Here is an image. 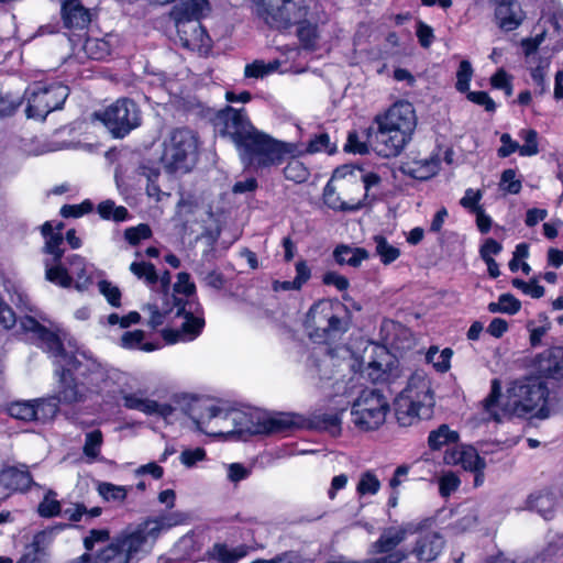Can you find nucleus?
<instances>
[{"instance_id": "nucleus-44", "label": "nucleus", "mask_w": 563, "mask_h": 563, "mask_svg": "<svg viewBox=\"0 0 563 563\" xmlns=\"http://www.w3.org/2000/svg\"><path fill=\"white\" fill-rule=\"evenodd\" d=\"M130 271L139 279H143L150 287L155 286L158 282V275L156 273L155 266L152 263L133 262L130 265Z\"/></svg>"}, {"instance_id": "nucleus-59", "label": "nucleus", "mask_w": 563, "mask_h": 563, "mask_svg": "<svg viewBox=\"0 0 563 563\" xmlns=\"http://www.w3.org/2000/svg\"><path fill=\"white\" fill-rule=\"evenodd\" d=\"M460 478L453 472L444 473L439 478V492L442 497H449L460 486Z\"/></svg>"}, {"instance_id": "nucleus-17", "label": "nucleus", "mask_w": 563, "mask_h": 563, "mask_svg": "<svg viewBox=\"0 0 563 563\" xmlns=\"http://www.w3.org/2000/svg\"><path fill=\"white\" fill-rule=\"evenodd\" d=\"M187 413L196 423L198 430L208 435H222L224 432L219 428L211 427L217 420V427H223L230 418V408L222 407L210 398H192L187 406Z\"/></svg>"}, {"instance_id": "nucleus-45", "label": "nucleus", "mask_w": 563, "mask_h": 563, "mask_svg": "<svg viewBox=\"0 0 563 563\" xmlns=\"http://www.w3.org/2000/svg\"><path fill=\"white\" fill-rule=\"evenodd\" d=\"M144 332L142 330L128 331L121 336V344L126 349H139L152 352L157 349L153 343H143Z\"/></svg>"}, {"instance_id": "nucleus-50", "label": "nucleus", "mask_w": 563, "mask_h": 563, "mask_svg": "<svg viewBox=\"0 0 563 563\" xmlns=\"http://www.w3.org/2000/svg\"><path fill=\"white\" fill-rule=\"evenodd\" d=\"M452 354V350L449 347L442 350L440 353H438V349L431 347L427 353V360L433 364L438 372L444 373L450 368Z\"/></svg>"}, {"instance_id": "nucleus-28", "label": "nucleus", "mask_w": 563, "mask_h": 563, "mask_svg": "<svg viewBox=\"0 0 563 563\" xmlns=\"http://www.w3.org/2000/svg\"><path fill=\"white\" fill-rule=\"evenodd\" d=\"M69 265V272L73 282H75V288L78 291L87 290L92 284L95 266L87 263V261L78 255L73 254L66 258Z\"/></svg>"}, {"instance_id": "nucleus-12", "label": "nucleus", "mask_w": 563, "mask_h": 563, "mask_svg": "<svg viewBox=\"0 0 563 563\" xmlns=\"http://www.w3.org/2000/svg\"><path fill=\"white\" fill-rule=\"evenodd\" d=\"M388 410L389 405L382 390L364 389L353 402L352 421L361 430H375L384 423Z\"/></svg>"}, {"instance_id": "nucleus-46", "label": "nucleus", "mask_w": 563, "mask_h": 563, "mask_svg": "<svg viewBox=\"0 0 563 563\" xmlns=\"http://www.w3.org/2000/svg\"><path fill=\"white\" fill-rule=\"evenodd\" d=\"M84 49L85 52L92 58V59H103L111 53V46L109 42L104 38H91L88 37L84 42Z\"/></svg>"}, {"instance_id": "nucleus-9", "label": "nucleus", "mask_w": 563, "mask_h": 563, "mask_svg": "<svg viewBox=\"0 0 563 563\" xmlns=\"http://www.w3.org/2000/svg\"><path fill=\"white\" fill-rule=\"evenodd\" d=\"M161 162L168 173H188L198 156L199 140L188 128L174 129L164 141Z\"/></svg>"}, {"instance_id": "nucleus-41", "label": "nucleus", "mask_w": 563, "mask_h": 563, "mask_svg": "<svg viewBox=\"0 0 563 563\" xmlns=\"http://www.w3.org/2000/svg\"><path fill=\"white\" fill-rule=\"evenodd\" d=\"M37 514L42 518H52L62 514L60 501L57 500V493L48 489L37 506Z\"/></svg>"}, {"instance_id": "nucleus-6", "label": "nucleus", "mask_w": 563, "mask_h": 563, "mask_svg": "<svg viewBox=\"0 0 563 563\" xmlns=\"http://www.w3.org/2000/svg\"><path fill=\"white\" fill-rule=\"evenodd\" d=\"M209 11L208 0H180L174 5L169 15L183 47L199 52L211 47V38L200 22Z\"/></svg>"}, {"instance_id": "nucleus-30", "label": "nucleus", "mask_w": 563, "mask_h": 563, "mask_svg": "<svg viewBox=\"0 0 563 563\" xmlns=\"http://www.w3.org/2000/svg\"><path fill=\"white\" fill-rule=\"evenodd\" d=\"M368 378L375 384H391L400 377V369L397 361L383 363L373 361L366 368Z\"/></svg>"}, {"instance_id": "nucleus-61", "label": "nucleus", "mask_w": 563, "mask_h": 563, "mask_svg": "<svg viewBox=\"0 0 563 563\" xmlns=\"http://www.w3.org/2000/svg\"><path fill=\"white\" fill-rule=\"evenodd\" d=\"M93 205L90 200H85L79 205H64L60 208V216L64 218H78L91 212Z\"/></svg>"}, {"instance_id": "nucleus-42", "label": "nucleus", "mask_w": 563, "mask_h": 563, "mask_svg": "<svg viewBox=\"0 0 563 563\" xmlns=\"http://www.w3.org/2000/svg\"><path fill=\"white\" fill-rule=\"evenodd\" d=\"M521 308V302L511 294H503L499 296L497 302L488 305V311L492 313H508L515 314Z\"/></svg>"}, {"instance_id": "nucleus-52", "label": "nucleus", "mask_w": 563, "mask_h": 563, "mask_svg": "<svg viewBox=\"0 0 563 563\" xmlns=\"http://www.w3.org/2000/svg\"><path fill=\"white\" fill-rule=\"evenodd\" d=\"M519 136L525 141V144L520 145L521 156H534L539 153L538 133L536 130H521Z\"/></svg>"}, {"instance_id": "nucleus-8", "label": "nucleus", "mask_w": 563, "mask_h": 563, "mask_svg": "<svg viewBox=\"0 0 563 563\" xmlns=\"http://www.w3.org/2000/svg\"><path fill=\"white\" fill-rule=\"evenodd\" d=\"M227 422L234 427L230 432L238 433L241 437L284 434L298 427L295 416L290 413L268 415L257 410L245 412L231 408L230 418Z\"/></svg>"}, {"instance_id": "nucleus-20", "label": "nucleus", "mask_w": 563, "mask_h": 563, "mask_svg": "<svg viewBox=\"0 0 563 563\" xmlns=\"http://www.w3.org/2000/svg\"><path fill=\"white\" fill-rule=\"evenodd\" d=\"M178 301H180V297L174 294H164L156 301L147 303L144 307V311H147L150 314L148 325L152 329H156L164 323H174L176 320V302Z\"/></svg>"}, {"instance_id": "nucleus-26", "label": "nucleus", "mask_w": 563, "mask_h": 563, "mask_svg": "<svg viewBox=\"0 0 563 563\" xmlns=\"http://www.w3.org/2000/svg\"><path fill=\"white\" fill-rule=\"evenodd\" d=\"M307 366L310 377L318 383L333 377L334 358L328 347L314 350L308 358Z\"/></svg>"}, {"instance_id": "nucleus-29", "label": "nucleus", "mask_w": 563, "mask_h": 563, "mask_svg": "<svg viewBox=\"0 0 563 563\" xmlns=\"http://www.w3.org/2000/svg\"><path fill=\"white\" fill-rule=\"evenodd\" d=\"M407 530L400 527L385 529L379 538L372 544V551L377 554H391L396 548L406 539Z\"/></svg>"}, {"instance_id": "nucleus-64", "label": "nucleus", "mask_w": 563, "mask_h": 563, "mask_svg": "<svg viewBox=\"0 0 563 563\" xmlns=\"http://www.w3.org/2000/svg\"><path fill=\"white\" fill-rule=\"evenodd\" d=\"M110 539L108 529H91L84 538V547L89 552L92 551L96 543H102Z\"/></svg>"}, {"instance_id": "nucleus-22", "label": "nucleus", "mask_w": 563, "mask_h": 563, "mask_svg": "<svg viewBox=\"0 0 563 563\" xmlns=\"http://www.w3.org/2000/svg\"><path fill=\"white\" fill-rule=\"evenodd\" d=\"M496 24L510 32L519 27L525 20V12L518 0H494Z\"/></svg>"}, {"instance_id": "nucleus-53", "label": "nucleus", "mask_w": 563, "mask_h": 563, "mask_svg": "<svg viewBox=\"0 0 563 563\" xmlns=\"http://www.w3.org/2000/svg\"><path fill=\"white\" fill-rule=\"evenodd\" d=\"M380 488V482L377 476L367 471L363 473L356 486V492L360 495H375Z\"/></svg>"}, {"instance_id": "nucleus-36", "label": "nucleus", "mask_w": 563, "mask_h": 563, "mask_svg": "<svg viewBox=\"0 0 563 563\" xmlns=\"http://www.w3.org/2000/svg\"><path fill=\"white\" fill-rule=\"evenodd\" d=\"M123 406L130 410H137L145 415H154L157 408V401L145 398L143 393L124 394L122 396Z\"/></svg>"}, {"instance_id": "nucleus-15", "label": "nucleus", "mask_w": 563, "mask_h": 563, "mask_svg": "<svg viewBox=\"0 0 563 563\" xmlns=\"http://www.w3.org/2000/svg\"><path fill=\"white\" fill-rule=\"evenodd\" d=\"M41 232L45 239L43 252L52 255L51 260L44 261L46 279L63 288H69L73 285V279L68 274V269L62 264L64 255V236L62 232H54L53 225L48 221L41 227Z\"/></svg>"}, {"instance_id": "nucleus-11", "label": "nucleus", "mask_w": 563, "mask_h": 563, "mask_svg": "<svg viewBox=\"0 0 563 563\" xmlns=\"http://www.w3.org/2000/svg\"><path fill=\"white\" fill-rule=\"evenodd\" d=\"M24 96L27 118L45 120L51 112L62 109L69 96V88L59 81H38L30 86Z\"/></svg>"}, {"instance_id": "nucleus-3", "label": "nucleus", "mask_w": 563, "mask_h": 563, "mask_svg": "<svg viewBox=\"0 0 563 563\" xmlns=\"http://www.w3.org/2000/svg\"><path fill=\"white\" fill-rule=\"evenodd\" d=\"M549 387L547 382L537 373L515 379L507 388V401L499 407L501 396L500 380H492L490 391L482 401L484 411L488 419L500 422L505 416H517L519 418L531 415L538 419L550 417L548 407Z\"/></svg>"}, {"instance_id": "nucleus-18", "label": "nucleus", "mask_w": 563, "mask_h": 563, "mask_svg": "<svg viewBox=\"0 0 563 563\" xmlns=\"http://www.w3.org/2000/svg\"><path fill=\"white\" fill-rule=\"evenodd\" d=\"M59 402L58 395L34 400H18L9 405L8 412L16 420L45 423L57 415Z\"/></svg>"}, {"instance_id": "nucleus-10", "label": "nucleus", "mask_w": 563, "mask_h": 563, "mask_svg": "<svg viewBox=\"0 0 563 563\" xmlns=\"http://www.w3.org/2000/svg\"><path fill=\"white\" fill-rule=\"evenodd\" d=\"M253 12L269 27L285 31L309 15L308 0H252Z\"/></svg>"}, {"instance_id": "nucleus-47", "label": "nucleus", "mask_w": 563, "mask_h": 563, "mask_svg": "<svg viewBox=\"0 0 563 563\" xmlns=\"http://www.w3.org/2000/svg\"><path fill=\"white\" fill-rule=\"evenodd\" d=\"M283 172L286 179L296 184L305 183L310 176L308 167L296 158L290 159Z\"/></svg>"}, {"instance_id": "nucleus-39", "label": "nucleus", "mask_w": 563, "mask_h": 563, "mask_svg": "<svg viewBox=\"0 0 563 563\" xmlns=\"http://www.w3.org/2000/svg\"><path fill=\"white\" fill-rule=\"evenodd\" d=\"M97 490L104 501L121 504L126 499L130 487L100 482L98 483Z\"/></svg>"}, {"instance_id": "nucleus-16", "label": "nucleus", "mask_w": 563, "mask_h": 563, "mask_svg": "<svg viewBox=\"0 0 563 563\" xmlns=\"http://www.w3.org/2000/svg\"><path fill=\"white\" fill-rule=\"evenodd\" d=\"M112 136L122 139L141 124V110L129 98L118 99L101 113H96Z\"/></svg>"}, {"instance_id": "nucleus-63", "label": "nucleus", "mask_w": 563, "mask_h": 563, "mask_svg": "<svg viewBox=\"0 0 563 563\" xmlns=\"http://www.w3.org/2000/svg\"><path fill=\"white\" fill-rule=\"evenodd\" d=\"M274 67L266 65L263 60H255L252 64H247L244 68V76L246 78H263L271 74Z\"/></svg>"}, {"instance_id": "nucleus-58", "label": "nucleus", "mask_w": 563, "mask_h": 563, "mask_svg": "<svg viewBox=\"0 0 563 563\" xmlns=\"http://www.w3.org/2000/svg\"><path fill=\"white\" fill-rule=\"evenodd\" d=\"M21 104V97L0 93V119L12 115Z\"/></svg>"}, {"instance_id": "nucleus-31", "label": "nucleus", "mask_w": 563, "mask_h": 563, "mask_svg": "<svg viewBox=\"0 0 563 563\" xmlns=\"http://www.w3.org/2000/svg\"><path fill=\"white\" fill-rule=\"evenodd\" d=\"M333 257L339 265L358 267L363 261L369 257L363 247H351L345 244L338 245L333 251Z\"/></svg>"}, {"instance_id": "nucleus-49", "label": "nucleus", "mask_w": 563, "mask_h": 563, "mask_svg": "<svg viewBox=\"0 0 563 563\" xmlns=\"http://www.w3.org/2000/svg\"><path fill=\"white\" fill-rule=\"evenodd\" d=\"M322 151L327 152L328 154H333L336 151V146L330 142V136L328 133L316 134L310 139L306 147V152L309 154H314Z\"/></svg>"}, {"instance_id": "nucleus-40", "label": "nucleus", "mask_w": 563, "mask_h": 563, "mask_svg": "<svg viewBox=\"0 0 563 563\" xmlns=\"http://www.w3.org/2000/svg\"><path fill=\"white\" fill-rule=\"evenodd\" d=\"M97 211L99 216L104 220L122 222L129 218L128 209L123 206H117L114 201L110 199L101 201L97 207Z\"/></svg>"}, {"instance_id": "nucleus-27", "label": "nucleus", "mask_w": 563, "mask_h": 563, "mask_svg": "<svg viewBox=\"0 0 563 563\" xmlns=\"http://www.w3.org/2000/svg\"><path fill=\"white\" fill-rule=\"evenodd\" d=\"M444 548L443 537L435 531L421 533L412 548V553L420 562H432Z\"/></svg>"}, {"instance_id": "nucleus-13", "label": "nucleus", "mask_w": 563, "mask_h": 563, "mask_svg": "<svg viewBox=\"0 0 563 563\" xmlns=\"http://www.w3.org/2000/svg\"><path fill=\"white\" fill-rule=\"evenodd\" d=\"M343 308L340 303L320 300L311 306L306 318V328L309 335L316 340H324L332 334L349 330V321L338 316L336 309Z\"/></svg>"}, {"instance_id": "nucleus-54", "label": "nucleus", "mask_w": 563, "mask_h": 563, "mask_svg": "<svg viewBox=\"0 0 563 563\" xmlns=\"http://www.w3.org/2000/svg\"><path fill=\"white\" fill-rule=\"evenodd\" d=\"M550 62L548 58H539V64L531 68V78L537 87L536 92L538 95H544L548 91L545 84V70L549 67Z\"/></svg>"}, {"instance_id": "nucleus-23", "label": "nucleus", "mask_w": 563, "mask_h": 563, "mask_svg": "<svg viewBox=\"0 0 563 563\" xmlns=\"http://www.w3.org/2000/svg\"><path fill=\"white\" fill-rule=\"evenodd\" d=\"M443 461L449 465H461L465 471L470 472H482L486 467L484 459L470 445H456L448 449Z\"/></svg>"}, {"instance_id": "nucleus-35", "label": "nucleus", "mask_w": 563, "mask_h": 563, "mask_svg": "<svg viewBox=\"0 0 563 563\" xmlns=\"http://www.w3.org/2000/svg\"><path fill=\"white\" fill-rule=\"evenodd\" d=\"M44 539V532L37 533L32 543L25 547L23 554L16 563H48L47 553L41 547Z\"/></svg>"}, {"instance_id": "nucleus-55", "label": "nucleus", "mask_w": 563, "mask_h": 563, "mask_svg": "<svg viewBox=\"0 0 563 563\" xmlns=\"http://www.w3.org/2000/svg\"><path fill=\"white\" fill-rule=\"evenodd\" d=\"M511 284L515 288L520 289L523 294L531 296L532 298H541L544 296V287L538 284L537 278H532L529 283L514 278Z\"/></svg>"}, {"instance_id": "nucleus-25", "label": "nucleus", "mask_w": 563, "mask_h": 563, "mask_svg": "<svg viewBox=\"0 0 563 563\" xmlns=\"http://www.w3.org/2000/svg\"><path fill=\"white\" fill-rule=\"evenodd\" d=\"M440 168V158L438 155H431L424 158L409 157L400 165V172L418 180H428L435 176Z\"/></svg>"}, {"instance_id": "nucleus-19", "label": "nucleus", "mask_w": 563, "mask_h": 563, "mask_svg": "<svg viewBox=\"0 0 563 563\" xmlns=\"http://www.w3.org/2000/svg\"><path fill=\"white\" fill-rule=\"evenodd\" d=\"M60 19L64 29L80 41L92 21V13L80 0H65L60 5Z\"/></svg>"}, {"instance_id": "nucleus-60", "label": "nucleus", "mask_w": 563, "mask_h": 563, "mask_svg": "<svg viewBox=\"0 0 563 563\" xmlns=\"http://www.w3.org/2000/svg\"><path fill=\"white\" fill-rule=\"evenodd\" d=\"M98 288L112 307L119 308L121 306V291L119 287L108 280H100Z\"/></svg>"}, {"instance_id": "nucleus-24", "label": "nucleus", "mask_w": 563, "mask_h": 563, "mask_svg": "<svg viewBox=\"0 0 563 563\" xmlns=\"http://www.w3.org/2000/svg\"><path fill=\"white\" fill-rule=\"evenodd\" d=\"M537 373L544 378L562 379L563 378V346L550 347L534 360Z\"/></svg>"}, {"instance_id": "nucleus-43", "label": "nucleus", "mask_w": 563, "mask_h": 563, "mask_svg": "<svg viewBox=\"0 0 563 563\" xmlns=\"http://www.w3.org/2000/svg\"><path fill=\"white\" fill-rule=\"evenodd\" d=\"M103 435L100 430H92L86 433L82 453L90 462L96 461L101 451Z\"/></svg>"}, {"instance_id": "nucleus-48", "label": "nucleus", "mask_w": 563, "mask_h": 563, "mask_svg": "<svg viewBox=\"0 0 563 563\" xmlns=\"http://www.w3.org/2000/svg\"><path fill=\"white\" fill-rule=\"evenodd\" d=\"M316 427L336 437L341 433V417L339 413H320L314 417Z\"/></svg>"}, {"instance_id": "nucleus-4", "label": "nucleus", "mask_w": 563, "mask_h": 563, "mask_svg": "<svg viewBox=\"0 0 563 563\" xmlns=\"http://www.w3.org/2000/svg\"><path fill=\"white\" fill-rule=\"evenodd\" d=\"M375 131L368 130L367 137L374 151L383 157H395L411 141L417 126L413 106L408 101L394 103L385 113L374 119Z\"/></svg>"}, {"instance_id": "nucleus-56", "label": "nucleus", "mask_w": 563, "mask_h": 563, "mask_svg": "<svg viewBox=\"0 0 563 563\" xmlns=\"http://www.w3.org/2000/svg\"><path fill=\"white\" fill-rule=\"evenodd\" d=\"M152 230L148 224L141 223L125 229L124 238L131 245H137L142 240L151 238Z\"/></svg>"}, {"instance_id": "nucleus-57", "label": "nucleus", "mask_w": 563, "mask_h": 563, "mask_svg": "<svg viewBox=\"0 0 563 563\" xmlns=\"http://www.w3.org/2000/svg\"><path fill=\"white\" fill-rule=\"evenodd\" d=\"M473 75V68L468 60H462L460 63L457 73H456V89L460 92H466L470 87V81Z\"/></svg>"}, {"instance_id": "nucleus-51", "label": "nucleus", "mask_w": 563, "mask_h": 563, "mask_svg": "<svg viewBox=\"0 0 563 563\" xmlns=\"http://www.w3.org/2000/svg\"><path fill=\"white\" fill-rule=\"evenodd\" d=\"M140 175L146 177V194L148 197L154 198L156 201L161 200V196L163 195L159 186L156 184V180L159 176V170L156 168H150L146 166L140 167Z\"/></svg>"}, {"instance_id": "nucleus-2", "label": "nucleus", "mask_w": 563, "mask_h": 563, "mask_svg": "<svg viewBox=\"0 0 563 563\" xmlns=\"http://www.w3.org/2000/svg\"><path fill=\"white\" fill-rule=\"evenodd\" d=\"M212 123L218 134L234 143L242 162L247 166L279 165L284 156L290 153V144L258 131L251 123L244 108L227 106L216 113Z\"/></svg>"}, {"instance_id": "nucleus-21", "label": "nucleus", "mask_w": 563, "mask_h": 563, "mask_svg": "<svg viewBox=\"0 0 563 563\" xmlns=\"http://www.w3.org/2000/svg\"><path fill=\"white\" fill-rule=\"evenodd\" d=\"M0 486L12 493H26L33 486H38L26 464L5 466L0 471Z\"/></svg>"}, {"instance_id": "nucleus-14", "label": "nucleus", "mask_w": 563, "mask_h": 563, "mask_svg": "<svg viewBox=\"0 0 563 563\" xmlns=\"http://www.w3.org/2000/svg\"><path fill=\"white\" fill-rule=\"evenodd\" d=\"M175 317L183 319L180 327L162 330V338L168 344L194 341L205 328L202 309L196 301L180 297V301L176 302Z\"/></svg>"}, {"instance_id": "nucleus-33", "label": "nucleus", "mask_w": 563, "mask_h": 563, "mask_svg": "<svg viewBox=\"0 0 563 563\" xmlns=\"http://www.w3.org/2000/svg\"><path fill=\"white\" fill-rule=\"evenodd\" d=\"M209 554L221 563H236L247 554V548L245 545L230 548L224 543H216Z\"/></svg>"}, {"instance_id": "nucleus-38", "label": "nucleus", "mask_w": 563, "mask_h": 563, "mask_svg": "<svg viewBox=\"0 0 563 563\" xmlns=\"http://www.w3.org/2000/svg\"><path fill=\"white\" fill-rule=\"evenodd\" d=\"M373 241L375 243V254L384 265L394 263L400 256V250L390 244L385 236L375 235Z\"/></svg>"}, {"instance_id": "nucleus-37", "label": "nucleus", "mask_w": 563, "mask_h": 563, "mask_svg": "<svg viewBox=\"0 0 563 563\" xmlns=\"http://www.w3.org/2000/svg\"><path fill=\"white\" fill-rule=\"evenodd\" d=\"M528 508L540 514L545 520L553 518L554 498L551 494L530 495L528 498Z\"/></svg>"}, {"instance_id": "nucleus-32", "label": "nucleus", "mask_w": 563, "mask_h": 563, "mask_svg": "<svg viewBox=\"0 0 563 563\" xmlns=\"http://www.w3.org/2000/svg\"><path fill=\"white\" fill-rule=\"evenodd\" d=\"M297 25V36L307 49H314L320 37L319 26L317 21L309 13L307 18L299 22Z\"/></svg>"}, {"instance_id": "nucleus-1", "label": "nucleus", "mask_w": 563, "mask_h": 563, "mask_svg": "<svg viewBox=\"0 0 563 563\" xmlns=\"http://www.w3.org/2000/svg\"><path fill=\"white\" fill-rule=\"evenodd\" d=\"M21 329L53 361L58 378V400L66 405L85 401L89 393H98L107 378V369L92 355L79 349H66L59 336L32 317L20 320Z\"/></svg>"}, {"instance_id": "nucleus-34", "label": "nucleus", "mask_w": 563, "mask_h": 563, "mask_svg": "<svg viewBox=\"0 0 563 563\" xmlns=\"http://www.w3.org/2000/svg\"><path fill=\"white\" fill-rule=\"evenodd\" d=\"M460 437L459 433L448 424H441L438 429L432 430L428 437V445L431 450H441L445 445L456 444Z\"/></svg>"}, {"instance_id": "nucleus-7", "label": "nucleus", "mask_w": 563, "mask_h": 563, "mask_svg": "<svg viewBox=\"0 0 563 563\" xmlns=\"http://www.w3.org/2000/svg\"><path fill=\"white\" fill-rule=\"evenodd\" d=\"M394 406L397 422L401 427H410L421 419L431 418L434 395L430 379L423 374H413L406 388L396 397Z\"/></svg>"}, {"instance_id": "nucleus-62", "label": "nucleus", "mask_w": 563, "mask_h": 563, "mask_svg": "<svg viewBox=\"0 0 563 563\" xmlns=\"http://www.w3.org/2000/svg\"><path fill=\"white\" fill-rule=\"evenodd\" d=\"M500 187L509 194H518L521 190V181L516 179L515 169H505L500 177Z\"/></svg>"}, {"instance_id": "nucleus-5", "label": "nucleus", "mask_w": 563, "mask_h": 563, "mask_svg": "<svg viewBox=\"0 0 563 563\" xmlns=\"http://www.w3.org/2000/svg\"><path fill=\"white\" fill-rule=\"evenodd\" d=\"M179 523L175 515L150 519L134 530L126 529L93 554L92 563H136L148 540L155 541L163 529Z\"/></svg>"}]
</instances>
